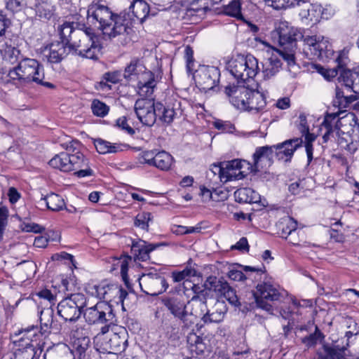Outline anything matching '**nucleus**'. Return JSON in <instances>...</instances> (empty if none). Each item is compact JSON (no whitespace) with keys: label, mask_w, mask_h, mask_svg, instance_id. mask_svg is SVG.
Masks as SVG:
<instances>
[{"label":"nucleus","mask_w":359,"mask_h":359,"mask_svg":"<svg viewBox=\"0 0 359 359\" xmlns=\"http://www.w3.org/2000/svg\"><path fill=\"white\" fill-rule=\"evenodd\" d=\"M61 41L52 43L46 56L51 63L61 62L68 54L97 60L102 49L100 38L90 27L75 28L74 22H65L58 27Z\"/></svg>","instance_id":"obj_1"},{"label":"nucleus","mask_w":359,"mask_h":359,"mask_svg":"<svg viewBox=\"0 0 359 359\" xmlns=\"http://www.w3.org/2000/svg\"><path fill=\"white\" fill-rule=\"evenodd\" d=\"M87 17L91 23L95 25L98 23V28L104 35L109 38L120 36L123 39L122 43L130 41L133 18L129 13L121 12L116 15L106 6L92 4L88 8Z\"/></svg>","instance_id":"obj_2"},{"label":"nucleus","mask_w":359,"mask_h":359,"mask_svg":"<svg viewBox=\"0 0 359 359\" xmlns=\"http://www.w3.org/2000/svg\"><path fill=\"white\" fill-rule=\"evenodd\" d=\"M303 144L302 138H293L285 141L281 144L273 146H264L257 147L253 154V170L256 172L269 167L273 163L274 156L279 159L286 157L285 161L290 160L294 152Z\"/></svg>","instance_id":"obj_3"},{"label":"nucleus","mask_w":359,"mask_h":359,"mask_svg":"<svg viewBox=\"0 0 359 359\" xmlns=\"http://www.w3.org/2000/svg\"><path fill=\"white\" fill-rule=\"evenodd\" d=\"M74 144L79 145V143L75 142L67 146V151L55 155L50 160L49 165L63 172L76 170L75 175L79 177L92 176L93 170L89 167L88 159L76 150Z\"/></svg>","instance_id":"obj_4"},{"label":"nucleus","mask_w":359,"mask_h":359,"mask_svg":"<svg viewBox=\"0 0 359 359\" xmlns=\"http://www.w3.org/2000/svg\"><path fill=\"white\" fill-rule=\"evenodd\" d=\"M7 76L10 81H18L21 84L35 83L49 88H54L53 83L43 81V67L36 60L32 58L21 59L17 66L8 71Z\"/></svg>","instance_id":"obj_5"},{"label":"nucleus","mask_w":359,"mask_h":359,"mask_svg":"<svg viewBox=\"0 0 359 359\" xmlns=\"http://www.w3.org/2000/svg\"><path fill=\"white\" fill-rule=\"evenodd\" d=\"M83 316L89 324H104L100 329L102 337L109 332L111 327L115 326V315L111 306L105 302L96 304L94 306L86 309L83 311ZM101 336L98 334L97 339Z\"/></svg>","instance_id":"obj_6"},{"label":"nucleus","mask_w":359,"mask_h":359,"mask_svg":"<svg viewBox=\"0 0 359 359\" xmlns=\"http://www.w3.org/2000/svg\"><path fill=\"white\" fill-rule=\"evenodd\" d=\"M227 69L235 79L243 82L253 79L259 72L258 60L252 55H238L229 62Z\"/></svg>","instance_id":"obj_7"},{"label":"nucleus","mask_w":359,"mask_h":359,"mask_svg":"<svg viewBox=\"0 0 359 359\" xmlns=\"http://www.w3.org/2000/svg\"><path fill=\"white\" fill-rule=\"evenodd\" d=\"M54 312L50 308L43 309L40 311V328L37 326H30L27 328L22 329L25 332L24 338L29 339V338L34 339V341H39L42 344H44L43 340L52 332H58L60 328L54 323Z\"/></svg>","instance_id":"obj_8"},{"label":"nucleus","mask_w":359,"mask_h":359,"mask_svg":"<svg viewBox=\"0 0 359 359\" xmlns=\"http://www.w3.org/2000/svg\"><path fill=\"white\" fill-rule=\"evenodd\" d=\"M57 304V313L65 321L74 322L77 320L83 309L86 305V297L83 294H76L61 298Z\"/></svg>","instance_id":"obj_9"},{"label":"nucleus","mask_w":359,"mask_h":359,"mask_svg":"<svg viewBox=\"0 0 359 359\" xmlns=\"http://www.w3.org/2000/svg\"><path fill=\"white\" fill-rule=\"evenodd\" d=\"M343 122L348 123L351 130L344 132L339 131V135L336 141L341 148H344L351 153H354L359 146V122L353 113H348L341 117Z\"/></svg>","instance_id":"obj_10"},{"label":"nucleus","mask_w":359,"mask_h":359,"mask_svg":"<svg viewBox=\"0 0 359 359\" xmlns=\"http://www.w3.org/2000/svg\"><path fill=\"white\" fill-rule=\"evenodd\" d=\"M24 335L25 332L22 330L15 333V336L19 338L13 341L16 348L11 359H39L41 353V347L43 344L29 337L25 339Z\"/></svg>","instance_id":"obj_11"},{"label":"nucleus","mask_w":359,"mask_h":359,"mask_svg":"<svg viewBox=\"0 0 359 359\" xmlns=\"http://www.w3.org/2000/svg\"><path fill=\"white\" fill-rule=\"evenodd\" d=\"M138 281L142 291L150 296H157L163 293L169 286L165 277L155 269L142 273Z\"/></svg>","instance_id":"obj_12"},{"label":"nucleus","mask_w":359,"mask_h":359,"mask_svg":"<svg viewBox=\"0 0 359 359\" xmlns=\"http://www.w3.org/2000/svg\"><path fill=\"white\" fill-rule=\"evenodd\" d=\"M187 302L184 295L180 293L177 290L175 292H169L167 296L163 297L161 299L162 304L169 313L180 320L183 330L185 329L186 321L190 323L189 320L186 319Z\"/></svg>","instance_id":"obj_13"},{"label":"nucleus","mask_w":359,"mask_h":359,"mask_svg":"<svg viewBox=\"0 0 359 359\" xmlns=\"http://www.w3.org/2000/svg\"><path fill=\"white\" fill-rule=\"evenodd\" d=\"M303 40L306 46L304 50L307 54L310 53L312 58L327 61L333 56L334 50L332 46L323 36H304Z\"/></svg>","instance_id":"obj_14"},{"label":"nucleus","mask_w":359,"mask_h":359,"mask_svg":"<svg viewBox=\"0 0 359 359\" xmlns=\"http://www.w3.org/2000/svg\"><path fill=\"white\" fill-rule=\"evenodd\" d=\"M358 337L359 336L357 333L346 332L344 338L341 339V346L338 344H324L322 350L318 352V359H346L347 347L353 341L352 338L357 339Z\"/></svg>","instance_id":"obj_15"},{"label":"nucleus","mask_w":359,"mask_h":359,"mask_svg":"<svg viewBox=\"0 0 359 359\" xmlns=\"http://www.w3.org/2000/svg\"><path fill=\"white\" fill-rule=\"evenodd\" d=\"M253 295L258 307L272 313L273 307L271 302L279 300L281 294L271 283H263L257 285Z\"/></svg>","instance_id":"obj_16"},{"label":"nucleus","mask_w":359,"mask_h":359,"mask_svg":"<svg viewBox=\"0 0 359 359\" xmlns=\"http://www.w3.org/2000/svg\"><path fill=\"white\" fill-rule=\"evenodd\" d=\"M111 327L112 333L110 334L109 338H103L100 349L102 352H107L109 353H121L128 346V333L125 328L118 327V330H114Z\"/></svg>","instance_id":"obj_17"},{"label":"nucleus","mask_w":359,"mask_h":359,"mask_svg":"<svg viewBox=\"0 0 359 359\" xmlns=\"http://www.w3.org/2000/svg\"><path fill=\"white\" fill-rule=\"evenodd\" d=\"M220 72L214 66H201L194 74L196 86L202 90H212L219 83Z\"/></svg>","instance_id":"obj_18"},{"label":"nucleus","mask_w":359,"mask_h":359,"mask_svg":"<svg viewBox=\"0 0 359 359\" xmlns=\"http://www.w3.org/2000/svg\"><path fill=\"white\" fill-rule=\"evenodd\" d=\"M207 298L203 294L194 295L190 300L187 302L185 329H189L196 323L198 318L202 320V317L208 311Z\"/></svg>","instance_id":"obj_19"},{"label":"nucleus","mask_w":359,"mask_h":359,"mask_svg":"<svg viewBox=\"0 0 359 359\" xmlns=\"http://www.w3.org/2000/svg\"><path fill=\"white\" fill-rule=\"evenodd\" d=\"M276 31L280 46L285 48H296L297 41L303 40L304 37L301 29L290 26L286 21H280Z\"/></svg>","instance_id":"obj_20"},{"label":"nucleus","mask_w":359,"mask_h":359,"mask_svg":"<svg viewBox=\"0 0 359 359\" xmlns=\"http://www.w3.org/2000/svg\"><path fill=\"white\" fill-rule=\"evenodd\" d=\"M338 113H327L320 128L323 135V143L336 141L339 135L340 127L343 126V120L339 118Z\"/></svg>","instance_id":"obj_21"},{"label":"nucleus","mask_w":359,"mask_h":359,"mask_svg":"<svg viewBox=\"0 0 359 359\" xmlns=\"http://www.w3.org/2000/svg\"><path fill=\"white\" fill-rule=\"evenodd\" d=\"M156 103L152 99H138L135 104V111L140 122L152 126L157 118Z\"/></svg>","instance_id":"obj_22"},{"label":"nucleus","mask_w":359,"mask_h":359,"mask_svg":"<svg viewBox=\"0 0 359 359\" xmlns=\"http://www.w3.org/2000/svg\"><path fill=\"white\" fill-rule=\"evenodd\" d=\"M142 163L154 166L161 170H168L170 168L173 158L165 151L149 150L142 153Z\"/></svg>","instance_id":"obj_23"},{"label":"nucleus","mask_w":359,"mask_h":359,"mask_svg":"<svg viewBox=\"0 0 359 359\" xmlns=\"http://www.w3.org/2000/svg\"><path fill=\"white\" fill-rule=\"evenodd\" d=\"M225 93L232 105L236 109L243 111L246 103L248 102V99H250L249 94L252 93V89L243 84H233L226 86Z\"/></svg>","instance_id":"obj_24"},{"label":"nucleus","mask_w":359,"mask_h":359,"mask_svg":"<svg viewBox=\"0 0 359 359\" xmlns=\"http://www.w3.org/2000/svg\"><path fill=\"white\" fill-rule=\"evenodd\" d=\"M210 284V289L223 296L231 304L238 306L241 305L236 290L229 286L226 281L217 280L215 277H210L207 284Z\"/></svg>","instance_id":"obj_25"},{"label":"nucleus","mask_w":359,"mask_h":359,"mask_svg":"<svg viewBox=\"0 0 359 359\" xmlns=\"http://www.w3.org/2000/svg\"><path fill=\"white\" fill-rule=\"evenodd\" d=\"M339 85L335 88L334 104L339 108L343 109L351 106L359 99V95L354 93L349 86L339 79Z\"/></svg>","instance_id":"obj_26"},{"label":"nucleus","mask_w":359,"mask_h":359,"mask_svg":"<svg viewBox=\"0 0 359 359\" xmlns=\"http://www.w3.org/2000/svg\"><path fill=\"white\" fill-rule=\"evenodd\" d=\"M245 161L234 159L233 161L225 163L223 176L222 177V182L226 183L229 181H236L244 178L246 175L245 171L242 170Z\"/></svg>","instance_id":"obj_27"},{"label":"nucleus","mask_w":359,"mask_h":359,"mask_svg":"<svg viewBox=\"0 0 359 359\" xmlns=\"http://www.w3.org/2000/svg\"><path fill=\"white\" fill-rule=\"evenodd\" d=\"M29 6L41 21L50 20L55 15V7L48 0H29Z\"/></svg>","instance_id":"obj_28"},{"label":"nucleus","mask_w":359,"mask_h":359,"mask_svg":"<svg viewBox=\"0 0 359 359\" xmlns=\"http://www.w3.org/2000/svg\"><path fill=\"white\" fill-rule=\"evenodd\" d=\"M156 76L151 71H144L137 83V93L143 97H149L156 87Z\"/></svg>","instance_id":"obj_29"},{"label":"nucleus","mask_w":359,"mask_h":359,"mask_svg":"<svg viewBox=\"0 0 359 359\" xmlns=\"http://www.w3.org/2000/svg\"><path fill=\"white\" fill-rule=\"evenodd\" d=\"M16 45L15 40L8 37L0 41V50L4 60L11 64L18 63L21 60L20 51L16 48Z\"/></svg>","instance_id":"obj_30"},{"label":"nucleus","mask_w":359,"mask_h":359,"mask_svg":"<svg viewBox=\"0 0 359 359\" xmlns=\"http://www.w3.org/2000/svg\"><path fill=\"white\" fill-rule=\"evenodd\" d=\"M157 116L159 117L162 121L170 123L175 117L182 115V111L180 109V103L175 102L173 107H165L162 103H156Z\"/></svg>","instance_id":"obj_31"},{"label":"nucleus","mask_w":359,"mask_h":359,"mask_svg":"<svg viewBox=\"0 0 359 359\" xmlns=\"http://www.w3.org/2000/svg\"><path fill=\"white\" fill-rule=\"evenodd\" d=\"M159 245L158 244L148 243L144 241L140 240L133 243L131 252L135 260L146 261L149 259V253Z\"/></svg>","instance_id":"obj_32"},{"label":"nucleus","mask_w":359,"mask_h":359,"mask_svg":"<svg viewBox=\"0 0 359 359\" xmlns=\"http://www.w3.org/2000/svg\"><path fill=\"white\" fill-rule=\"evenodd\" d=\"M129 13L131 18H133V25L136 21L142 23L147 16L150 14L149 4L143 0H136L130 6Z\"/></svg>","instance_id":"obj_33"},{"label":"nucleus","mask_w":359,"mask_h":359,"mask_svg":"<svg viewBox=\"0 0 359 359\" xmlns=\"http://www.w3.org/2000/svg\"><path fill=\"white\" fill-rule=\"evenodd\" d=\"M249 95L250 99L243 111L258 113L264 109L266 106V100L264 93L252 89V93Z\"/></svg>","instance_id":"obj_34"},{"label":"nucleus","mask_w":359,"mask_h":359,"mask_svg":"<svg viewBox=\"0 0 359 359\" xmlns=\"http://www.w3.org/2000/svg\"><path fill=\"white\" fill-rule=\"evenodd\" d=\"M234 197L236 201L240 203H257L261 199L259 193L249 187L237 189L234 192Z\"/></svg>","instance_id":"obj_35"},{"label":"nucleus","mask_w":359,"mask_h":359,"mask_svg":"<svg viewBox=\"0 0 359 359\" xmlns=\"http://www.w3.org/2000/svg\"><path fill=\"white\" fill-rule=\"evenodd\" d=\"M339 79L344 82L351 90L359 95V74L357 68L353 70H342Z\"/></svg>","instance_id":"obj_36"},{"label":"nucleus","mask_w":359,"mask_h":359,"mask_svg":"<svg viewBox=\"0 0 359 359\" xmlns=\"http://www.w3.org/2000/svg\"><path fill=\"white\" fill-rule=\"evenodd\" d=\"M58 287V291H61V294L60 295V298H64L66 296L81 294L80 292H78L79 287L74 277H69L62 279Z\"/></svg>","instance_id":"obj_37"},{"label":"nucleus","mask_w":359,"mask_h":359,"mask_svg":"<svg viewBox=\"0 0 359 359\" xmlns=\"http://www.w3.org/2000/svg\"><path fill=\"white\" fill-rule=\"evenodd\" d=\"M297 222L290 217L283 218L278 224L281 237L285 238H287L289 235L297 234Z\"/></svg>","instance_id":"obj_38"},{"label":"nucleus","mask_w":359,"mask_h":359,"mask_svg":"<svg viewBox=\"0 0 359 359\" xmlns=\"http://www.w3.org/2000/svg\"><path fill=\"white\" fill-rule=\"evenodd\" d=\"M282 66L281 61L276 57H271L268 62L263 65V78L264 80H269L276 75L280 70Z\"/></svg>","instance_id":"obj_39"},{"label":"nucleus","mask_w":359,"mask_h":359,"mask_svg":"<svg viewBox=\"0 0 359 359\" xmlns=\"http://www.w3.org/2000/svg\"><path fill=\"white\" fill-rule=\"evenodd\" d=\"M130 261H131V257L128 255H121L118 258H115L114 263L113 264L114 269L120 267L121 278L128 288L130 287L128 275V264Z\"/></svg>","instance_id":"obj_40"},{"label":"nucleus","mask_w":359,"mask_h":359,"mask_svg":"<svg viewBox=\"0 0 359 359\" xmlns=\"http://www.w3.org/2000/svg\"><path fill=\"white\" fill-rule=\"evenodd\" d=\"M219 306L224 308V306L222 304H219L216 305L217 309L215 311L210 312V310L205 313V315L202 317V321L205 324L209 323H219L222 322L225 316V311H223L222 308H219Z\"/></svg>","instance_id":"obj_41"},{"label":"nucleus","mask_w":359,"mask_h":359,"mask_svg":"<svg viewBox=\"0 0 359 359\" xmlns=\"http://www.w3.org/2000/svg\"><path fill=\"white\" fill-rule=\"evenodd\" d=\"M47 208L53 211H59L64 208L65 203L64 199L58 194L51 193L43 198Z\"/></svg>","instance_id":"obj_42"},{"label":"nucleus","mask_w":359,"mask_h":359,"mask_svg":"<svg viewBox=\"0 0 359 359\" xmlns=\"http://www.w3.org/2000/svg\"><path fill=\"white\" fill-rule=\"evenodd\" d=\"M94 145L97 151L102 154L116 153L119 147L117 144H111V142L102 139L95 140Z\"/></svg>","instance_id":"obj_43"},{"label":"nucleus","mask_w":359,"mask_h":359,"mask_svg":"<svg viewBox=\"0 0 359 359\" xmlns=\"http://www.w3.org/2000/svg\"><path fill=\"white\" fill-rule=\"evenodd\" d=\"M223 13L238 20L243 19L241 4L238 0H232L228 5L225 6L223 8Z\"/></svg>","instance_id":"obj_44"},{"label":"nucleus","mask_w":359,"mask_h":359,"mask_svg":"<svg viewBox=\"0 0 359 359\" xmlns=\"http://www.w3.org/2000/svg\"><path fill=\"white\" fill-rule=\"evenodd\" d=\"M187 342L191 346L192 351H196L197 354L203 353L205 348V344L202 339L196 335L194 332H191L187 335Z\"/></svg>","instance_id":"obj_45"},{"label":"nucleus","mask_w":359,"mask_h":359,"mask_svg":"<svg viewBox=\"0 0 359 359\" xmlns=\"http://www.w3.org/2000/svg\"><path fill=\"white\" fill-rule=\"evenodd\" d=\"M153 220L151 213L148 212H143L138 213L134 221V225L142 230L148 231L149 222Z\"/></svg>","instance_id":"obj_46"},{"label":"nucleus","mask_w":359,"mask_h":359,"mask_svg":"<svg viewBox=\"0 0 359 359\" xmlns=\"http://www.w3.org/2000/svg\"><path fill=\"white\" fill-rule=\"evenodd\" d=\"M90 342V339L89 337H81L80 339L73 340V353L74 354L75 353L76 354L79 355V358H81V355L84 354L88 349Z\"/></svg>","instance_id":"obj_47"},{"label":"nucleus","mask_w":359,"mask_h":359,"mask_svg":"<svg viewBox=\"0 0 359 359\" xmlns=\"http://www.w3.org/2000/svg\"><path fill=\"white\" fill-rule=\"evenodd\" d=\"M114 285H100L94 287L95 292L93 294L99 299H105L107 301H111V297L113 294L112 288Z\"/></svg>","instance_id":"obj_48"},{"label":"nucleus","mask_w":359,"mask_h":359,"mask_svg":"<svg viewBox=\"0 0 359 359\" xmlns=\"http://www.w3.org/2000/svg\"><path fill=\"white\" fill-rule=\"evenodd\" d=\"M144 69V66L141 64V62L137 58H133L130 62L129 65L126 67L124 76L125 78H129L133 75H136Z\"/></svg>","instance_id":"obj_49"},{"label":"nucleus","mask_w":359,"mask_h":359,"mask_svg":"<svg viewBox=\"0 0 359 359\" xmlns=\"http://www.w3.org/2000/svg\"><path fill=\"white\" fill-rule=\"evenodd\" d=\"M90 108L93 114L98 117H104L109 111L108 105L97 99L93 100Z\"/></svg>","instance_id":"obj_50"},{"label":"nucleus","mask_w":359,"mask_h":359,"mask_svg":"<svg viewBox=\"0 0 359 359\" xmlns=\"http://www.w3.org/2000/svg\"><path fill=\"white\" fill-rule=\"evenodd\" d=\"M323 338L322 332L320 331L318 327L316 326L315 332L302 339V342L308 347L313 346L317 344V342Z\"/></svg>","instance_id":"obj_51"},{"label":"nucleus","mask_w":359,"mask_h":359,"mask_svg":"<svg viewBox=\"0 0 359 359\" xmlns=\"http://www.w3.org/2000/svg\"><path fill=\"white\" fill-rule=\"evenodd\" d=\"M61 294V291H56V287H54L53 290H49L47 289L42 290L39 292V296L41 298L47 299L50 302V304H54L55 302L60 297V295Z\"/></svg>","instance_id":"obj_52"},{"label":"nucleus","mask_w":359,"mask_h":359,"mask_svg":"<svg viewBox=\"0 0 359 359\" xmlns=\"http://www.w3.org/2000/svg\"><path fill=\"white\" fill-rule=\"evenodd\" d=\"M200 190V195L201 196L203 202H208L211 200L214 201H219L225 199V196L222 197H217L216 196V192H212L205 187H201Z\"/></svg>","instance_id":"obj_53"},{"label":"nucleus","mask_w":359,"mask_h":359,"mask_svg":"<svg viewBox=\"0 0 359 359\" xmlns=\"http://www.w3.org/2000/svg\"><path fill=\"white\" fill-rule=\"evenodd\" d=\"M206 0H194L191 4V10L195 11H203L205 12L206 11L210 9L209 5ZM212 4H218L222 0H210Z\"/></svg>","instance_id":"obj_54"},{"label":"nucleus","mask_w":359,"mask_h":359,"mask_svg":"<svg viewBox=\"0 0 359 359\" xmlns=\"http://www.w3.org/2000/svg\"><path fill=\"white\" fill-rule=\"evenodd\" d=\"M348 50L343 49L337 53V56L335 58V62L337 64V67L343 69L347 66L349 62Z\"/></svg>","instance_id":"obj_55"},{"label":"nucleus","mask_w":359,"mask_h":359,"mask_svg":"<svg viewBox=\"0 0 359 359\" xmlns=\"http://www.w3.org/2000/svg\"><path fill=\"white\" fill-rule=\"evenodd\" d=\"M194 271L191 269H185L182 271H174L172 273V278L174 282H181L185 278L194 276Z\"/></svg>","instance_id":"obj_56"},{"label":"nucleus","mask_w":359,"mask_h":359,"mask_svg":"<svg viewBox=\"0 0 359 359\" xmlns=\"http://www.w3.org/2000/svg\"><path fill=\"white\" fill-rule=\"evenodd\" d=\"M282 50H279L280 55L282 56L283 60L287 61L289 65L294 64V52L296 48H285V47H281Z\"/></svg>","instance_id":"obj_57"},{"label":"nucleus","mask_w":359,"mask_h":359,"mask_svg":"<svg viewBox=\"0 0 359 359\" xmlns=\"http://www.w3.org/2000/svg\"><path fill=\"white\" fill-rule=\"evenodd\" d=\"M6 8L12 12L20 11L26 4L25 0H7Z\"/></svg>","instance_id":"obj_58"},{"label":"nucleus","mask_w":359,"mask_h":359,"mask_svg":"<svg viewBox=\"0 0 359 359\" xmlns=\"http://www.w3.org/2000/svg\"><path fill=\"white\" fill-rule=\"evenodd\" d=\"M116 126L126 132L129 135H133L135 130L128 125L126 116H121L116 120Z\"/></svg>","instance_id":"obj_59"},{"label":"nucleus","mask_w":359,"mask_h":359,"mask_svg":"<svg viewBox=\"0 0 359 359\" xmlns=\"http://www.w3.org/2000/svg\"><path fill=\"white\" fill-rule=\"evenodd\" d=\"M290 0H267L269 6H272L276 10L285 9L290 8Z\"/></svg>","instance_id":"obj_60"},{"label":"nucleus","mask_w":359,"mask_h":359,"mask_svg":"<svg viewBox=\"0 0 359 359\" xmlns=\"http://www.w3.org/2000/svg\"><path fill=\"white\" fill-rule=\"evenodd\" d=\"M228 276L231 280L236 281H243L248 279V277H247L243 271L234 269L229 271Z\"/></svg>","instance_id":"obj_61"},{"label":"nucleus","mask_w":359,"mask_h":359,"mask_svg":"<svg viewBox=\"0 0 359 359\" xmlns=\"http://www.w3.org/2000/svg\"><path fill=\"white\" fill-rule=\"evenodd\" d=\"M250 246L245 237H242L234 245L231 246L232 250H238L240 251H249Z\"/></svg>","instance_id":"obj_62"},{"label":"nucleus","mask_w":359,"mask_h":359,"mask_svg":"<svg viewBox=\"0 0 359 359\" xmlns=\"http://www.w3.org/2000/svg\"><path fill=\"white\" fill-rule=\"evenodd\" d=\"M72 337L73 340L80 339L81 337H88L87 336V330L82 326L77 325L75 328L72 330Z\"/></svg>","instance_id":"obj_63"},{"label":"nucleus","mask_w":359,"mask_h":359,"mask_svg":"<svg viewBox=\"0 0 359 359\" xmlns=\"http://www.w3.org/2000/svg\"><path fill=\"white\" fill-rule=\"evenodd\" d=\"M214 126L218 130H222L226 133H231L232 130L234 129L233 125L228 122H224L222 121H215Z\"/></svg>","instance_id":"obj_64"}]
</instances>
